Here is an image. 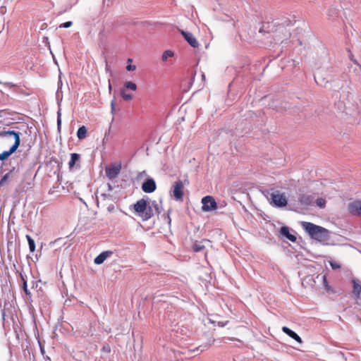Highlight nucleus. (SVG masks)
<instances>
[{
	"label": "nucleus",
	"instance_id": "f257e3e1",
	"mask_svg": "<svg viewBox=\"0 0 361 361\" xmlns=\"http://www.w3.org/2000/svg\"><path fill=\"white\" fill-rule=\"evenodd\" d=\"M301 226L312 239L324 242L329 238V231L324 227L307 221H302Z\"/></svg>",
	"mask_w": 361,
	"mask_h": 361
},
{
	"label": "nucleus",
	"instance_id": "f03ea898",
	"mask_svg": "<svg viewBox=\"0 0 361 361\" xmlns=\"http://www.w3.org/2000/svg\"><path fill=\"white\" fill-rule=\"evenodd\" d=\"M133 209L142 221H147L154 216L152 208L148 206L147 201L144 198L137 200L134 204Z\"/></svg>",
	"mask_w": 361,
	"mask_h": 361
},
{
	"label": "nucleus",
	"instance_id": "7ed1b4c3",
	"mask_svg": "<svg viewBox=\"0 0 361 361\" xmlns=\"http://www.w3.org/2000/svg\"><path fill=\"white\" fill-rule=\"evenodd\" d=\"M290 37V32L289 30L281 25H277L271 35V38L276 44L287 43Z\"/></svg>",
	"mask_w": 361,
	"mask_h": 361
},
{
	"label": "nucleus",
	"instance_id": "20e7f679",
	"mask_svg": "<svg viewBox=\"0 0 361 361\" xmlns=\"http://www.w3.org/2000/svg\"><path fill=\"white\" fill-rule=\"evenodd\" d=\"M135 92L137 90V85L132 81H127L124 83L123 87L120 90V95L124 101L130 102L133 100V95L128 93L127 90Z\"/></svg>",
	"mask_w": 361,
	"mask_h": 361
},
{
	"label": "nucleus",
	"instance_id": "39448f33",
	"mask_svg": "<svg viewBox=\"0 0 361 361\" xmlns=\"http://www.w3.org/2000/svg\"><path fill=\"white\" fill-rule=\"evenodd\" d=\"M184 185L182 180H178L173 185L172 192L176 200L183 201Z\"/></svg>",
	"mask_w": 361,
	"mask_h": 361
},
{
	"label": "nucleus",
	"instance_id": "423d86ee",
	"mask_svg": "<svg viewBox=\"0 0 361 361\" xmlns=\"http://www.w3.org/2000/svg\"><path fill=\"white\" fill-rule=\"evenodd\" d=\"M202 210L203 211H212L217 208V204L214 198L212 196H206L202 199Z\"/></svg>",
	"mask_w": 361,
	"mask_h": 361
},
{
	"label": "nucleus",
	"instance_id": "0eeeda50",
	"mask_svg": "<svg viewBox=\"0 0 361 361\" xmlns=\"http://www.w3.org/2000/svg\"><path fill=\"white\" fill-rule=\"evenodd\" d=\"M271 199L273 204L276 207H281L287 204L286 196L278 191L271 195Z\"/></svg>",
	"mask_w": 361,
	"mask_h": 361
},
{
	"label": "nucleus",
	"instance_id": "6e6552de",
	"mask_svg": "<svg viewBox=\"0 0 361 361\" xmlns=\"http://www.w3.org/2000/svg\"><path fill=\"white\" fill-rule=\"evenodd\" d=\"M348 211L351 215L361 216V201L354 200L349 202Z\"/></svg>",
	"mask_w": 361,
	"mask_h": 361
},
{
	"label": "nucleus",
	"instance_id": "1a4fd4ad",
	"mask_svg": "<svg viewBox=\"0 0 361 361\" xmlns=\"http://www.w3.org/2000/svg\"><path fill=\"white\" fill-rule=\"evenodd\" d=\"M121 169V165H111L106 168V175L109 179H114L118 176Z\"/></svg>",
	"mask_w": 361,
	"mask_h": 361
},
{
	"label": "nucleus",
	"instance_id": "9d476101",
	"mask_svg": "<svg viewBox=\"0 0 361 361\" xmlns=\"http://www.w3.org/2000/svg\"><path fill=\"white\" fill-rule=\"evenodd\" d=\"M20 144V137H17L16 141L14 142V144L11 147L10 149L8 151H4L1 154H0V160L4 161L8 158V157L14 153L16 149L18 148L19 145Z\"/></svg>",
	"mask_w": 361,
	"mask_h": 361
},
{
	"label": "nucleus",
	"instance_id": "9b49d317",
	"mask_svg": "<svg viewBox=\"0 0 361 361\" xmlns=\"http://www.w3.org/2000/svg\"><path fill=\"white\" fill-rule=\"evenodd\" d=\"M211 246V241L207 239L197 240L192 245L193 250L196 252L203 251L207 247Z\"/></svg>",
	"mask_w": 361,
	"mask_h": 361
},
{
	"label": "nucleus",
	"instance_id": "f8f14e48",
	"mask_svg": "<svg viewBox=\"0 0 361 361\" xmlns=\"http://www.w3.org/2000/svg\"><path fill=\"white\" fill-rule=\"evenodd\" d=\"M156 188V183L152 178L147 179L142 185V190L146 193L153 192Z\"/></svg>",
	"mask_w": 361,
	"mask_h": 361
},
{
	"label": "nucleus",
	"instance_id": "ddd939ff",
	"mask_svg": "<svg viewBox=\"0 0 361 361\" xmlns=\"http://www.w3.org/2000/svg\"><path fill=\"white\" fill-rule=\"evenodd\" d=\"M277 25L269 22L262 23L261 27L259 28V32L262 34H273L274 29Z\"/></svg>",
	"mask_w": 361,
	"mask_h": 361
},
{
	"label": "nucleus",
	"instance_id": "4468645a",
	"mask_svg": "<svg viewBox=\"0 0 361 361\" xmlns=\"http://www.w3.org/2000/svg\"><path fill=\"white\" fill-rule=\"evenodd\" d=\"M181 34L191 47L196 48L199 46L198 42L192 33L182 31Z\"/></svg>",
	"mask_w": 361,
	"mask_h": 361
},
{
	"label": "nucleus",
	"instance_id": "2eb2a0df",
	"mask_svg": "<svg viewBox=\"0 0 361 361\" xmlns=\"http://www.w3.org/2000/svg\"><path fill=\"white\" fill-rule=\"evenodd\" d=\"M353 283V293L355 295V298H360L361 296V281L357 279H353L352 280Z\"/></svg>",
	"mask_w": 361,
	"mask_h": 361
},
{
	"label": "nucleus",
	"instance_id": "dca6fc26",
	"mask_svg": "<svg viewBox=\"0 0 361 361\" xmlns=\"http://www.w3.org/2000/svg\"><path fill=\"white\" fill-rule=\"evenodd\" d=\"M112 254V251H104L102 253H100L97 257H95V259H94V262L96 264H101L106 259V258L110 257Z\"/></svg>",
	"mask_w": 361,
	"mask_h": 361
},
{
	"label": "nucleus",
	"instance_id": "f3484780",
	"mask_svg": "<svg viewBox=\"0 0 361 361\" xmlns=\"http://www.w3.org/2000/svg\"><path fill=\"white\" fill-rule=\"evenodd\" d=\"M280 233L281 235L285 236L286 238H288L289 240H290L293 243H295L297 240L296 236L290 233V230L288 226H282L281 228Z\"/></svg>",
	"mask_w": 361,
	"mask_h": 361
},
{
	"label": "nucleus",
	"instance_id": "a211bd4d",
	"mask_svg": "<svg viewBox=\"0 0 361 361\" xmlns=\"http://www.w3.org/2000/svg\"><path fill=\"white\" fill-rule=\"evenodd\" d=\"M282 331H283V333H285L288 336H290V338H292L293 339L296 341L298 343H302V341L301 338L295 332H294L293 331H292L291 329H290L287 326H283L282 328Z\"/></svg>",
	"mask_w": 361,
	"mask_h": 361
},
{
	"label": "nucleus",
	"instance_id": "6ab92c4d",
	"mask_svg": "<svg viewBox=\"0 0 361 361\" xmlns=\"http://www.w3.org/2000/svg\"><path fill=\"white\" fill-rule=\"evenodd\" d=\"M7 136H13L15 142H16L17 137H20V133L15 132L13 130L0 131V137H6Z\"/></svg>",
	"mask_w": 361,
	"mask_h": 361
},
{
	"label": "nucleus",
	"instance_id": "aec40b11",
	"mask_svg": "<svg viewBox=\"0 0 361 361\" xmlns=\"http://www.w3.org/2000/svg\"><path fill=\"white\" fill-rule=\"evenodd\" d=\"M80 156L77 153H72L71 154V159L68 162L69 169H71L74 167L77 161H79Z\"/></svg>",
	"mask_w": 361,
	"mask_h": 361
},
{
	"label": "nucleus",
	"instance_id": "412c9836",
	"mask_svg": "<svg viewBox=\"0 0 361 361\" xmlns=\"http://www.w3.org/2000/svg\"><path fill=\"white\" fill-rule=\"evenodd\" d=\"M87 129L85 126L80 127L77 132V137L79 140H83L87 137Z\"/></svg>",
	"mask_w": 361,
	"mask_h": 361
},
{
	"label": "nucleus",
	"instance_id": "4be33fe9",
	"mask_svg": "<svg viewBox=\"0 0 361 361\" xmlns=\"http://www.w3.org/2000/svg\"><path fill=\"white\" fill-rule=\"evenodd\" d=\"M314 80L316 82L321 86L324 85L328 82L323 78V73L321 71L317 73V75L314 76Z\"/></svg>",
	"mask_w": 361,
	"mask_h": 361
},
{
	"label": "nucleus",
	"instance_id": "5701e85b",
	"mask_svg": "<svg viewBox=\"0 0 361 361\" xmlns=\"http://www.w3.org/2000/svg\"><path fill=\"white\" fill-rule=\"evenodd\" d=\"M299 201L302 205L305 206L310 205L312 203V199L310 196L305 195L300 196Z\"/></svg>",
	"mask_w": 361,
	"mask_h": 361
},
{
	"label": "nucleus",
	"instance_id": "b1692460",
	"mask_svg": "<svg viewBox=\"0 0 361 361\" xmlns=\"http://www.w3.org/2000/svg\"><path fill=\"white\" fill-rule=\"evenodd\" d=\"M174 55L173 52L171 50H166L164 51L161 56V60L165 62L170 57H173Z\"/></svg>",
	"mask_w": 361,
	"mask_h": 361
},
{
	"label": "nucleus",
	"instance_id": "393cba45",
	"mask_svg": "<svg viewBox=\"0 0 361 361\" xmlns=\"http://www.w3.org/2000/svg\"><path fill=\"white\" fill-rule=\"evenodd\" d=\"M26 238L27 240V242H28V245H29V248H30V252H33L35 250V241L34 240L30 237V235H26Z\"/></svg>",
	"mask_w": 361,
	"mask_h": 361
},
{
	"label": "nucleus",
	"instance_id": "a878e982",
	"mask_svg": "<svg viewBox=\"0 0 361 361\" xmlns=\"http://www.w3.org/2000/svg\"><path fill=\"white\" fill-rule=\"evenodd\" d=\"M320 278L322 281H323V283H324V286H325L326 289L327 290H330V287L328 285V283H327V279H326V276L325 274H319L317 276V279H319Z\"/></svg>",
	"mask_w": 361,
	"mask_h": 361
},
{
	"label": "nucleus",
	"instance_id": "bb28decb",
	"mask_svg": "<svg viewBox=\"0 0 361 361\" xmlns=\"http://www.w3.org/2000/svg\"><path fill=\"white\" fill-rule=\"evenodd\" d=\"M133 61L131 59H128V66H126V69L128 71H133L136 69V66L135 65H131L130 63Z\"/></svg>",
	"mask_w": 361,
	"mask_h": 361
},
{
	"label": "nucleus",
	"instance_id": "cd10ccee",
	"mask_svg": "<svg viewBox=\"0 0 361 361\" xmlns=\"http://www.w3.org/2000/svg\"><path fill=\"white\" fill-rule=\"evenodd\" d=\"M317 204L318 207H319L320 208H324L325 207V204H326V201L323 198H318L317 200Z\"/></svg>",
	"mask_w": 361,
	"mask_h": 361
},
{
	"label": "nucleus",
	"instance_id": "c85d7f7f",
	"mask_svg": "<svg viewBox=\"0 0 361 361\" xmlns=\"http://www.w3.org/2000/svg\"><path fill=\"white\" fill-rule=\"evenodd\" d=\"M348 52L349 53V59L351 61H353L355 64H356L357 66H359V63L357 62V61L355 59V56L353 54V53L350 51V49H348Z\"/></svg>",
	"mask_w": 361,
	"mask_h": 361
},
{
	"label": "nucleus",
	"instance_id": "c756f323",
	"mask_svg": "<svg viewBox=\"0 0 361 361\" xmlns=\"http://www.w3.org/2000/svg\"><path fill=\"white\" fill-rule=\"evenodd\" d=\"M330 265L333 269H338L341 268L340 264L337 262H331Z\"/></svg>",
	"mask_w": 361,
	"mask_h": 361
},
{
	"label": "nucleus",
	"instance_id": "7c9ffc66",
	"mask_svg": "<svg viewBox=\"0 0 361 361\" xmlns=\"http://www.w3.org/2000/svg\"><path fill=\"white\" fill-rule=\"evenodd\" d=\"M21 277L23 281V290L27 295H30V292L27 289V282L24 280L23 276H21Z\"/></svg>",
	"mask_w": 361,
	"mask_h": 361
},
{
	"label": "nucleus",
	"instance_id": "2f4dec72",
	"mask_svg": "<svg viewBox=\"0 0 361 361\" xmlns=\"http://www.w3.org/2000/svg\"><path fill=\"white\" fill-rule=\"evenodd\" d=\"M73 23L71 21H67L61 25H60V27L68 28L72 25Z\"/></svg>",
	"mask_w": 361,
	"mask_h": 361
},
{
	"label": "nucleus",
	"instance_id": "473e14b6",
	"mask_svg": "<svg viewBox=\"0 0 361 361\" xmlns=\"http://www.w3.org/2000/svg\"><path fill=\"white\" fill-rule=\"evenodd\" d=\"M152 204H153V206H154V209H155L156 212H157L158 214L161 213V210L159 209V204H158L157 203H156L155 202H154Z\"/></svg>",
	"mask_w": 361,
	"mask_h": 361
},
{
	"label": "nucleus",
	"instance_id": "72a5a7b5",
	"mask_svg": "<svg viewBox=\"0 0 361 361\" xmlns=\"http://www.w3.org/2000/svg\"><path fill=\"white\" fill-rule=\"evenodd\" d=\"M111 109L112 111L114 110V108H115V102L114 100H113L111 103Z\"/></svg>",
	"mask_w": 361,
	"mask_h": 361
},
{
	"label": "nucleus",
	"instance_id": "f704fd0d",
	"mask_svg": "<svg viewBox=\"0 0 361 361\" xmlns=\"http://www.w3.org/2000/svg\"><path fill=\"white\" fill-rule=\"evenodd\" d=\"M104 350H106L108 352L110 351L109 347H108V349H106L105 347L103 348Z\"/></svg>",
	"mask_w": 361,
	"mask_h": 361
},
{
	"label": "nucleus",
	"instance_id": "c9c22d12",
	"mask_svg": "<svg viewBox=\"0 0 361 361\" xmlns=\"http://www.w3.org/2000/svg\"><path fill=\"white\" fill-rule=\"evenodd\" d=\"M6 179V176H4L3 178H1V181H0V184L2 183V182Z\"/></svg>",
	"mask_w": 361,
	"mask_h": 361
},
{
	"label": "nucleus",
	"instance_id": "e433bc0d",
	"mask_svg": "<svg viewBox=\"0 0 361 361\" xmlns=\"http://www.w3.org/2000/svg\"><path fill=\"white\" fill-rule=\"evenodd\" d=\"M109 90H111V83H110V82H109Z\"/></svg>",
	"mask_w": 361,
	"mask_h": 361
},
{
	"label": "nucleus",
	"instance_id": "4c0bfd02",
	"mask_svg": "<svg viewBox=\"0 0 361 361\" xmlns=\"http://www.w3.org/2000/svg\"><path fill=\"white\" fill-rule=\"evenodd\" d=\"M61 123V120L58 119V124L59 125Z\"/></svg>",
	"mask_w": 361,
	"mask_h": 361
},
{
	"label": "nucleus",
	"instance_id": "58836bf2",
	"mask_svg": "<svg viewBox=\"0 0 361 361\" xmlns=\"http://www.w3.org/2000/svg\"><path fill=\"white\" fill-rule=\"evenodd\" d=\"M358 66H359V67H360V68L361 69V65L360 64Z\"/></svg>",
	"mask_w": 361,
	"mask_h": 361
}]
</instances>
